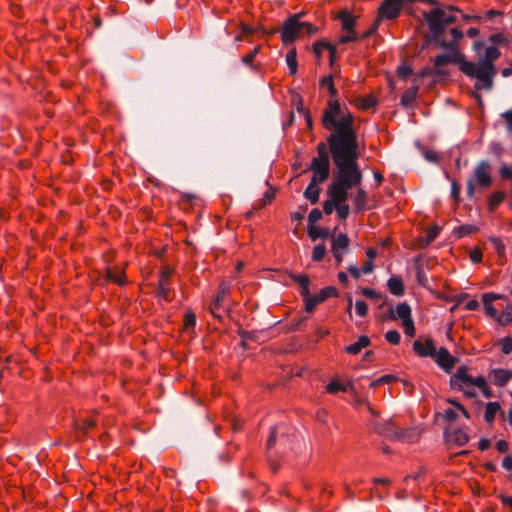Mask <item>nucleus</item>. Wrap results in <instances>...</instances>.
<instances>
[{"instance_id": "60", "label": "nucleus", "mask_w": 512, "mask_h": 512, "mask_svg": "<svg viewBox=\"0 0 512 512\" xmlns=\"http://www.w3.org/2000/svg\"><path fill=\"white\" fill-rule=\"evenodd\" d=\"M94 420L93 419H85L81 423H79V428L83 432V434H86L89 429L94 427Z\"/></svg>"}, {"instance_id": "37", "label": "nucleus", "mask_w": 512, "mask_h": 512, "mask_svg": "<svg viewBox=\"0 0 512 512\" xmlns=\"http://www.w3.org/2000/svg\"><path fill=\"white\" fill-rule=\"evenodd\" d=\"M418 88L417 87H410L404 93L401 95V104L403 106H410L417 95Z\"/></svg>"}, {"instance_id": "36", "label": "nucleus", "mask_w": 512, "mask_h": 512, "mask_svg": "<svg viewBox=\"0 0 512 512\" xmlns=\"http://www.w3.org/2000/svg\"><path fill=\"white\" fill-rule=\"evenodd\" d=\"M476 387L482 392L485 398H491L493 396L492 390L484 376L480 375L476 377Z\"/></svg>"}, {"instance_id": "7", "label": "nucleus", "mask_w": 512, "mask_h": 512, "mask_svg": "<svg viewBox=\"0 0 512 512\" xmlns=\"http://www.w3.org/2000/svg\"><path fill=\"white\" fill-rule=\"evenodd\" d=\"M416 0H382L378 8V21L394 20L401 14L405 3H414Z\"/></svg>"}, {"instance_id": "59", "label": "nucleus", "mask_w": 512, "mask_h": 512, "mask_svg": "<svg viewBox=\"0 0 512 512\" xmlns=\"http://www.w3.org/2000/svg\"><path fill=\"white\" fill-rule=\"evenodd\" d=\"M380 22L381 21H378V18H376L374 24L367 31H365L360 38L366 39L371 37L378 30Z\"/></svg>"}, {"instance_id": "29", "label": "nucleus", "mask_w": 512, "mask_h": 512, "mask_svg": "<svg viewBox=\"0 0 512 512\" xmlns=\"http://www.w3.org/2000/svg\"><path fill=\"white\" fill-rule=\"evenodd\" d=\"M449 437H450V440L458 446H464L469 441L468 433L462 428L454 429L450 433Z\"/></svg>"}, {"instance_id": "51", "label": "nucleus", "mask_w": 512, "mask_h": 512, "mask_svg": "<svg viewBox=\"0 0 512 512\" xmlns=\"http://www.w3.org/2000/svg\"><path fill=\"white\" fill-rule=\"evenodd\" d=\"M356 313L360 317H365L368 313V305L363 300H357L355 303Z\"/></svg>"}, {"instance_id": "26", "label": "nucleus", "mask_w": 512, "mask_h": 512, "mask_svg": "<svg viewBox=\"0 0 512 512\" xmlns=\"http://www.w3.org/2000/svg\"><path fill=\"white\" fill-rule=\"evenodd\" d=\"M369 337L361 335L355 343H352L345 347V352L350 355H357L363 348L370 345Z\"/></svg>"}, {"instance_id": "14", "label": "nucleus", "mask_w": 512, "mask_h": 512, "mask_svg": "<svg viewBox=\"0 0 512 512\" xmlns=\"http://www.w3.org/2000/svg\"><path fill=\"white\" fill-rule=\"evenodd\" d=\"M449 53L439 54L434 59V65L436 67H442L449 63L459 65V70L461 71V67H463V63L467 62L464 54H462L459 50H448Z\"/></svg>"}, {"instance_id": "34", "label": "nucleus", "mask_w": 512, "mask_h": 512, "mask_svg": "<svg viewBox=\"0 0 512 512\" xmlns=\"http://www.w3.org/2000/svg\"><path fill=\"white\" fill-rule=\"evenodd\" d=\"M326 392L329 394H337L338 392H348V387L342 384L338 379H332L326 386Z\"/></svg>"}, {"instance_id": "63", "label": "nucleus", "mask_w": 512, "mask_h": 512, "mask_svg": "<svg viewBox=\"0 0 512 512\" xmlns=\"http://www.w3.org/2000/svg\"><path fill=\"white\" fill-rule=\"evenodd\" d=\"M377 105V100L373 96H367L362 99V107L365 109L375 107Z\"/></svg>"}, {"instance_id": "22", "label": "nucleus", "mask_w": 512, "mask_h": 512, "mask_svg": "<svg viewBox=\"0 0 512 512\" xmlns=\"http://www.w3.org/2000/svg\"><path fill=\"white\" fill-rule=\"evenodd\" d=\"M500 298L499 295L488 292L482 295V302L486 314L492 318L497 316V309L493 306V301Z\"/></svg>"}, {"instance_id": "9", "label": "nucleus", "mask_w": 512, "mask_h": 512, "mask_svg": "<svg viewBox=\"0 0 512 512\" xmlns=\"http://www.w3.org/2000/svg\"><path fill=\"white\" fill-rule=\"evenodd\" d=\"M230 289H231L230 282L222 281L219 284L217 293L213 297V299L209 305V311L213 315L214 318L222 320V316L219 313H217V311L224 307V303L230 294Z\"/></svg>"}, {"instance_id": "47", "label": "nucleus", "mask_w": 512, "mask_h": 512, "mask_svg": "<svg viewBox=\"0 0 512 512\" xmlns=\"http://www.w3.org/2000/svg\"><path fill=\"white\" fill-rule=\"evenodd\" d=\"M395 379H396V377L394 375H390V374L383 375V376L379 377L378 379L374 380L373 382H371L370 387L374 388L379 385L389 384L392 381H394Z\"/></svg>"}, {"instance_id": "35", "label": "nucleus", "mask_w": 512, "mask_h": 512, "mask_svg": "<svg viewBox=\"0 0 512 512\" xmlns=\"http://www.w3.org/2000/svg\"><path fill=\"white\" fill-rule=\"evenodd\" d=\"M488 42L491 43L490 46H495V47H497V45L507 46L509 44V39L503 32H498V33L491 34L488 37Z\"/></svg>"}, {"instance_id": "12", "label": "nucleus", "mask_w": 512, "mask_h": 512, "mask_svg": "<svg viewBox=\"0 0 512 512\" xmlns=\"http://www.w3.org/2000/svg\"><path fill=\"white\" fill-rule=\"evenodd\" d=\"M468 386H476V377L467 373L466 366L459 367L450 378V387L453 390H464Z\"/></svg>"}, {"instance_id": "21", "label": "nucleus", "mask_w": 512, "mask_h": 512, "mask_svg": "<svg viewBox=\"0 0 512 512\" xmlns=\"http://www.w3.org/2000/svg\"><path fill=\"white\" fill-rule=\"evenodd\" d=\"M321 182L317 181L316 179H311L310 183L306 187L304 191V197L311 203L316 204L319 200L320 195V188L318 184Z\"/></svg>"}, {"instance_id": "38", "label": "nucleus", "mask_w": 512, "mask_h": 512, "mask_svg": "<svg viewBox=\"0 0 512 512\" xmlns=\"http://www.w3.org/2000/svg\"><path fill=\"white\" fill-rule=\"evenodd\" d=\"M195 325H196L195 313L192 311H187L183 317V328L186 331H189V330L194 331Z\"/></svg>"}, {"instance_id": "18", "label": "nucleus", "mask_w": 512, "mask_h": 512, "mask_svg": "<svg viewBox=\"0 0 512 512\" xmlns=\"http://www.w3.org/2000/svg\"><path fill=\"white\" fill-rule=\"evenodd\" d=\"M414 352L420 357H434L436 354V346L431 338H427L425 342L415 340L413 343Z\"/></svg>"}, {"instance_id": "50", "label": "nucleus", "mask_w": 512, "mask_h": 512, "mask_svg": "<svg viewBox=\"0 0 512 512\" xmlns=\"http://www.w3.org/2000/svg\"><path fill=\"white\" fill-rule=\"evenodd\" d=\"M290 278L298 283L300 288L305 285H310V279L306 274H291Z\"/></svg>"}, {"instance_id": "8", "label": "nucleus", "mask_w": 512, "mask_h": 512, "mask_svg": "<svg viewBox=\"0 0 512 512\" xmlns=\"http://www.w3.org/2000/svg\"><path fill=\"white\" fill-rule=\"evenodd\" d=\"M301 14L290 16L284 23L281 29V40L287 45L293 43L297 37L302 34V21H300Z\"/></svg>"}, {"instance_id": "20", "label": "nucleus", "mask_w": 512, "mask_h": 512, "mask_svg": "<svg viewBox=\"0 0 512 512\" xmlns=\"http://www.w3.org/2000/svg\"><path fill=\"white\" fill-rule=\"evenodd\" d=\"M390 318L393 320H401V322L411 319L410 306L406 302L398 303L394 309H390Z\"/></svg>"}, {"instance_id": "53", "label": "nucleus", "mask_w": 512, "mask_h": 512, "mask_svg": "<svg viewBox=\"0 0 512 512\" xmlns=\"http://www.w3.org/2000/svg\"><path fill=\"white\" fill-rule=\"evenodd\" d=\"M489 241L493 244L495 250L499 255L505 252V245L499 237H490Z\"/></svg>"}, {"instance_id": "42", "label": "nucleus", "mask_w": 512, "mask_h": 512, "mask_svg": "<svg viewBox=\"0 0 512 512\" xmlns=\"http://www.w3.org/2000/svg\"><path fill=\"white\" fill-rule=\"evenodd\" d=\"M168 286L169 285L158 283V287H157V291H156L157 297L159 299L167 301V302L171 301Z\"/></svg>"}, {"instance_id": "62", "label": "nucleus", "mask_w": 512, "mask_h": 512, "mask_svg": "<svg viewBox=\"0 0 512 512\" xmlns=\"http://www.w3.org/2000/svg\"><path fill=\"white\" fill-rule=\"evenodd\" d=\"M398 76L400 78H407L412 73V68L410 66L401 65L397 69Z\"/></svg>"}, {"instance_id": "49", "label": "nucleus", "mask_w": 512, "mask_h": 512, "mask_svg": "<svg viewBox=\"0 0 512 512\" xmlns=\"http://www.w3.org/2000/svg\"><path fill=\"white\" fill-rule=\"evenodd\" d=\"M500 346H501V352L505 355H508L512 352V337L511 336H506L504 337L501 342H500Z\"/></svg>"}, {"instance_id": "13", "label": "nucleus", "mask_w": 512, "mask_h": 512, "mask_svg": "<svg viewBox=\"0 0 512 512\" xmlns=\"http://www.w3.org/2000/svg\"><path fill=\"white\" fill-rule=\"evenodd\" d=\"M338 291L333 286H326L322 288L318 293L311 296V298L308 299L306 305L304 306V309L307 313H312L315 308L326 301L330 297H337Z\"/></svg>"}, {"instance_id": "16", "label": "nucleus", "mask_w": 512, "mask_h": 512, "mask_svg": "<svg viewBox=\"0 0 512 512\" xmlns=\"http://www.w3.org/2000/svg\"><path fill=\"white\" fill-rule=\"evenodd\" d=\"M309 169L313 172L311 179H316L323 183L329 178L330 161L312 159Z\"/></svg>"}, {"instance_id": "54", "label": "nucleus", "mask_w": 512, "mask_h": 512, "mask_svg": "<svg viewBox=\"0 0 512 512\" xmlns=\"http://www.w3.org/2000/svg\"><path fill=\"white\" fill-rule=\"evenodd\" d=\"M439 234V228L437 226L430 227L425 235L426 244L433 242Z\"/></svg>"}, {"instance_id": "46", "label": "nucleus", "mask_w": 512, "mask_h": 512, "mask_svg": "<svg viewBox=\"0 0 512 512\" xmlns=\"http://www.w3.org/2000/svg\"><path fill=\"white\" fill-rule=\"evenodd\" d=\"M172 273H173V271L170 267H168V266L162 267L160 270V277H159L158 283L169 285V279H170Z\"/></svg>"}, {"instance_id": "56", "label": "nucleus", "mask_w": 512, "mask_h": 512, "mask_svg": "<svg viewBox=\"0 0 512 512\" xmlns=\"http://www.w3.org/2000/svg\"><path fill=\"white\" fill-rule=\"evenodd\" d=\"M322 218V212L318 208H314L308 215V222L310 225L315 224Z\"/></svg>"}, {"instance_id": "17", "label": "nucleus", "mask_w": 512, "mask_h": 512, "mask_svg": "<svg viewBox=\"0 0 512 512\" xmlns=\"http://www.w3.org/2000/svg\"><path fill=\"white\" fill-rule=\"evenodd\" d=\"M327 192L329 199L323 203V213L330 215L334 210H336L339 203L346 202L348 198L330 186L328 187Z\"/></svg>"}, {"instance_id": "32", "label": "nucleus", "mask_w": 512, "mask_h": 512, "mask_svg": "<svg viewBox=\"0 0 512 512\" xmlns=\"http://www.w3.org/2000/svg\"><path fill=\"white\" fill-rule=\"evenodd\" d=\"M506 193L502 191H497L492 193L488 198V208L490 211L496 210L499 205L505 200Z\"/></svg>"}, {"instance_id": "19", "label": "nucleus", "mask_w": 512, "mask_h": 512, "mask_svg": "<svg viewBox=\"0 0 512 512\" xmlns=\"http://www.w3.org/2000/svg\"><path fill=\"white\" fill-rule=\"evenodd\" d=\"M489 378L494 385L504 387L512 379V370L494 368L489 372Z\"/></svg>"}, {"instance_id": "10", "label": "nucleus", "mask_w": 512, "mask_h": 512, "mask_svg": "<svg viewBox=\"0 0 512 512\" xmlns=\"http://www.w3.org/2000/svg\"><path fill=\"white\" fill-rule=\"evenodd\" d=\"M375 431L388 439H407L409 437V430L399 428L394 421L389 420L385 423H378L374 427Z\"/></svg>"}, {"instance_id": "6", "label": "nucleus", "mask_w": 512, "mask_h": 512, "mask_svg": "<svg viewBox=\"0 0 512 512\" xmlns=\"http://www.w3.org/2000/svg\"><path fill=\"white\" fill-rule=\"evenodd\" d=\"M491 166L486 160L480 161L474 168V178L467 181V194L469 197L474 195L476 186L488 188L492 184Z\"/></svg>"}, {"instance_id": "30", "label": "nucleus", "mask_w": 512, "mask_h": 512, "mask_svg": "<svg viewBox=\"0 0 512 512\" xmlns=\"http://www.w3.org/2000/svg\"><path fill=\"white\" fill-rule=\"evenodd\" d=\"M343 31L354 30L356 17L347 11H343L339 15Z\"/></svg>"}, {"instance_id": "2", "label": "nucleus", "mask_w": 512, "mask_h": 512, "mask_svg": "<svg viewBox=\"0 0 512 512\" xmlns=\"http://www.w3.org/2000/svg\"><path fill=\"white\" fill-rule=\"evenodd\" d=\"M337 169L329 185L334 190L349 198V190L361 185L363 173L359 168V145L329 150Z\"/></svg>"}, {"instance_id": "61", "label": "nucleus", "mask_w": 512, "mask_h": 512, "mask_svg": "<svg viewBox=\"0 0 512 512\" xmlns=\"http://www.w3.org/2000/svg\"><path fill=\"white\" fill-rule=\"evenodd\" d=\"M501 116L505 120L508 132L512 133V110L505 111Z\"/></svg>"}, {"instance_id": "40", "label": "nucleus", "mask_w": 512, "mask_h": 512, "mask_svg": "<svg viewBox=\"0 0 512 512\" xmlns=\"http://www.w3.org/2000/svg\"><path fill=\"white\" fill-rule=\"evenodd\" d=\"M320 85L321 87L328 89L332 98L336 96L337 90L334 86L333 77L331 75L323 77L320 81Z\"/></svg>"}, {"instance_id": "43", "label": "nucleus", "mask_w": 512, "mask_h": 512, "mask_svg": "<svg viewBox=\"0 0 512 512\" xmlns=\"http://www.w3.org/2000/svg\"><path fill=\"white\" fill-rule=\"evenodd\" d=\"M313 159L321 161H330L328 149L325 143L321 142L317 145V156L314 157Z\"/></svg>"}, {"instance_id": "33", "label": "nucleus", "mask_w": 512, "mask_h": 512, "mask_svg": "<svg viewBox=\"0 0 512 512\" xmlns=\"http://www.w3.org/2000/svg\"><path fill=\"white\" fill-rule=\"evenodd\" d=\"M286 64L289 68V74L295 75L297 72V52L295 48L290 49L286 54Z\"/></svg>"}, {"instance_id": "39", "label": "nucleus", "mask_w": 512, "mask_h": 512, "mask_svg": "<svg viewBox=\"0 0 512 512\" xmlns=\"http://www.w3.org/2000/svg\"><path fill=\"white\" fill-rule=\"evenodd\" d=\"M259 52H260V46L255 47L250 53H248L247 55H245L241 58L242 63L244 65L250 67L251 69L255 70L256 67L253 64V61Z\"/></svg>"}, {"instance_id": "4", "label": "nucleus", "mask_w": 512, "mask_h": 512, "mask_svg": "<svg viewBox=\"0 0 512 512\" xmlns=\"http://www.w3.org/2000/svg\"><path fill=\"white\" fill-rule=\"evenodd\" d=\"M501 56V51L495 46L486 47L484 53L479 55L477 62L467 61L463 63L461 72L467 77L475 78V89L490 90L496 75L495 61Z\"/></svg>"}, {"instance_id": "55", "label": "nucleus", "mask_w": 512, "mask_h": 512, "mask_svg": "<svg viewBox=\"0 0 512 512\" xmlns=\"http://www.w3.org/2000/svg\"><path fill=\"white\" fill-rule=\"evenodd\" d=\"M402 326L404 328V332L407 336L413 337L415 335V326L413 319H409L407 321L402 322Z\"/></svg>"}, {"instance_id": "24", "label": "nucleus", "mask_w": 512, "mask_h": 512, "mask_svg": "<svg viewBox=\"0 0 512 512\" xmlns=\"http://www.w3.org/2000/svg\"><path fill=\"white\" fill-rule=\"evenodd\" d=\"M387 287L392 295L402 296L405 293L403 280L399 276H391L387 281Z\"/></svg>"}, {"instance_id": "3", "label": "nucleus", "mask_w": 512, "mask_h": 512, "mask_svg": "<svg viewBox=\"0 0 512 512\" xmlns=\"http://www.w3.org/2000/svg\"><path fill=\"white\" fill-rule=\"evenodd\" d=\"M447 12H460V9L454 5L438 6L428 12H423V18L435 43L446 50H458V43L463 37V32L459 28L450 29L449 32L452 37L450 41L442 39L446 27L457 20L456 16L447 14Z\"/></svg>"}, {"instance_id": "48", "label": "nucleus", "mask_w": 512, "mask_h": 512, "mask_svg": "<svg viewBox=\"0 0 512 512\" xmlns=\"http://www.w3.org/2000/svg\"><path fill=\"white\" fill-rule=\"evenodd\" d=\"M385 339L393 345H398L400 343L401 336L397 330H389L385 334Z\"/></svg>"}, {"instance_id": "57", "label": "nucleus", "mask_w": 512, "mask_h": 512, "mask_svg": "<svg viewBox=\"0 0 512 512\" xmlns=\"http://www.w3.org/2000/svg\"><path fill=\"white\" fill-rule=\"evenodd\" d=\"M469 257L473 263L477 264L482 261L483 254L479 248H473L469 253Z\"/></svg>"}, {"instance_id": "64", "label": "nucleus", "mask_w": 512, "mask_h": 512, "mask_svg": "<svg viewBox=\"0 0 512 512\" xmlns=\"http://www.w3.org/2000/svg\"><path fill=\"white\" fill-rule=\"evenodd\" d=\"M499 173L503 179H512V168L507 165L501 166Z\"/></svg>"}, {"instance_id": "58", "label": "nucleus", "mask_w": 512, "mask_h": 512, "mask_svg": "<svg viewBox=\"0 0 512 512\" xmlns=\"http://www.w3.org/2000/svg\"><path fill=\"white\" fill-rule=\"evenodd\" d=\"M301 28H302V33H305L308 35H313L318 31V28L316 26L312 25L311 23L304 22V21H302Z\"/></svg>"}, {"instance_id": "28", "label": "nucleus", "mask_w": 512, "mask_h": 512, "mask_svg": "<svg viewBox=\"0 0 512 512\" xmlns=\"http://www.w3.org/2000/svg\"><path fill=\"white\" fill-rule=\"evenodd\" d=\"M415 275L417 282L422 287H428L429 281L424 269V263L420 258H417L415 261Z\"/></svg>"}, {"instance_id": "25", "label": "nucleus", "mask_w": 512, "mask_h": 512, "mask_svg": "<svg viewBox=\"0 0 512 512\" xmlns=\"http://www.w3.org/2000/svg\"><path fill=\"white\" fill-rule=\"evenodd\" d=\"M356 191L354 193H351L349 197H351L355 208L360 211L365 208L368 200V196L366 191L361 188L360 186L356 187Z\"/></svg>"}, {"instance_id": "1", "label": "nucleus", "mask_w": 512, "mask_h": 512, "mask_svg": "<svg viewBox=\"0 0 512 512\" xmlns=\"http://www.w3.org/2000/svg\"><path fill=\"white\" fill-rule=\"evenodd\" d=\"M353 121V114L339 100L329 99L327 101L321 122L326 130L333 131L327 138L329 150L358 145Z\"/></svg>"}, {"instance_id": "41", "label": "nucleus", "mask_w": 512, "mask_h": 512, "mask_svg": "<svg viewBox=\"0 0 512 512\" xmlns=\"http://www.w3.org/2000/svg\"><path fill=\"white\" fill-rule=\"evenodd\" d=\"M345 33L341 35L338 39L339 44H347L350 42H355L359 39L358 33L355 30L344 31Z\"/></svg>"}, {"instance_id": "15", "label": "nucleus", "mask_w": 512, "mask_h": 512, "mask_svg": "<svg viewBox=\"0 0 512 512\" xmlns=\"http://www.w3.org/2000/svg\"><path fill=\"white\" fill-rule=\"evenodd\" d=\"M432 358L435 359L437 365L447 373L454 368L457 361V358L452 356L445 347H440L438 350L436 349V354Z\"/></svg>"}, {"instance_id": "44", "label": "nucleus", "mask_w": 512, "mask_h": 512, "mask_svg": "<svg viewBox=\"0 0 512 512\" xmlns=\"http://www.w3.org/2000/svg\"><path fill=\"white\" fill-rule=\"evenodd\" d=\"M326 254V246L324 244H318L314 246L312 251V259L314 261H321Z\"/></svg>"}, {"instance_id": "23", "label": "nucleus", "mask_w": 512, "mask_h": 512, "mask_svg": "<svg viewBox=\"0 0 512 512\" xmlns=\"http://www.w3.org/2000/svg\"><path fill=\"white\" fill-rule=\"evenodd\" d=\"M324 50L329 51L330 60L333 61L336 54L335 45L326 41H318L313 44V52L317 58L322 56Z\"/></svg>"}, {"instance_id": "27", "label": "nucleus", "mask_w": 512, "mask_h": 512, "mask_svg": "<svg viewBox=\"0 0 512 512\" xmlns=\"http://www.w3.org/2000/svg\"><path fill=\"white\" fill-rule=\"evenodd\" d=\"M501 410V405L497 401L488 402L485 405L484 420L487 424L492 425L497 413Z\"/></svg>"}, {"instance_id": "45", "label": "nucleus", "mask_w": 512, "mask_h": 512, "mask_svg": "<svg viewBox=\"0 0 512 512\" xmlns=\"http://www.w3.org/2000/svg\"><path fill=\"white\" fill-rule=\"evenodd\" d=\"M336 212L341 220H346L350 213V207L346 202H341L336 207Z\"/></svg>"}, {"instance_id": "11", "label": "nucleus", "mask_w": 512, "mask_h": 512, "mask_svg": "<svg viewBox=\"0 0 512 512\" xmlns=\"http://www.w3.org/2000/svg\"><path fill=\"white\" fill-rule=\"evenodd\" d=\"M103 260L106 264L104 281L107 284L114 283L119 286H123L126 283V276L123 266L120 264L110 263L108 256H104Z\"/></svg>"}, {"instance_id": "31", "label": "nucleus", "mask_w": 512, "mask_h": 512, "mask_svg": "<svg viewBox=\"0 0 512 512\" xmlns=\"http://www.w3.org/2000/svg\"><path fill=\"white\" fill-rule=\"evenodd\" d=\"M349 238L346 234L340 233L332 240L331 249L336 251H344L348 248Z\"/></svg>"}, {"instance_id": "5", "label": "nucleus", "mask_w": 512, "mask_h": 512, "mask_svg": "<svg viewBox=\"0 0 512 512\" xmlns=\"http://www.w3.org/2000/svg\"><path fill=\"white\" fill-rule=\"evenodd\" d=\"M303 441L295 434L294 429L286 424H278L269 433L266 448L269 456L275 450L276 454L284 455L294 451L302 445Z\"/></svg>"}, {"instance_id": "52", "label": "nucleus", "mask_w": 512, "mask_h": 512, "mask_svg": "<svg viewBox=\"0 0 512 512\" xmlns=\"http://www.w3.org/2000/svg\"><path fill=\"white\" fill-rule=\"evenodd\" d=\"M239 28L242 32V34H239V35H236L234 40L235 42H240L242 41L243 39V35H249V34H252L254 32V29L251 28L250 26L246 25L245 23L241 22L239 24Z\"/></svg>"}]
</instances>
